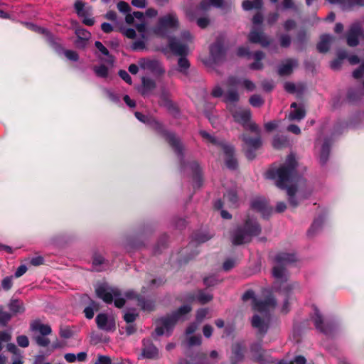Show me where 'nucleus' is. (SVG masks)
<instances>
[{
    "label": "nucleus",
    "instance_id": "59",
    "mask_svg": "<svg viewBox=\"0 0 364 364\" xmlns=\"http://www.w3.org/2000/svg\"><path fill=\"white\" fill-rule=\"evenodd\" d=\"M119 77L124 80L127 83L132 84V78L126 70H121L119 71Z\"/></svg>",
    "mask_w": 364,
    "mask_h": 364
},
{
    "label": "nucleus",
    "instance_id": "50",
    "mask_svg": "<svg viewBox=\"0 0 364 364\" xmlns=\"http://www.w3.org/2000/svg\"><path fill=\"white\" fill-rule=\"evenodd\" d=\"M16 341L18 345L22 348H26L29 345V341L26 336L21 335L17 337Z\"/></svg>",
    "mask_w": 364,
    "mask_h": 364
},
{
    "label": "nucleus",
    "instance_id": "56",
    "mask_svg": "<svg viewBox=\"0 0 364 364\" xmlns=\"http://www.w3.org/2000/svg\"><path fill=\"white\" fill-rule=\"evenodd\" d=\"M188 346H199L201 343V337L200 336H191L188 341Z\"/></svg>",
    "mask_w": 364,
    "mask_h": 364
},
{
    "label": "nucleus",
    "instance_id": "18",
    "mask_svg": "<svg viewBox=\"0 0 364 364\" xmlns=\"http://www.w3.org/2000/svg\"><path fill=\"white\" fill-rule=\"evenodd\" d=\"M314 322L316 328L323 333L328 335L332 333L333 327L329 324H325L323 323L322 315L317 309L315 310Z\"/></svg>",
    "mask_w": 364,
    "mask_h": 364
},
{
    "label": "nucleus",
    "instance_id": "20",
    "mask_svg": "<svg viewBox=\"0 0 364 364\" xmlns=\"http://www.w3.org/2000/svg\"><path fill=\"white\" fill-rule=\"evenodd\" d=\"M297 65L298 61L296 59H287L279 65L278 73L281 76L289 75Z\"/></svg>",
    "mask_w": 364,
    "mask_h": 364
},
{
    "label": "nucleus",
    "instance_id": "31",
    "mask_svg": "<svg viewBox=\"0 0 364 364\" xmlns=\"http://www.w3.org/2000/svg\"><path fill=\"white\" fill-rule=\"evenodd\" d=\"M264 53L262 51H257L253 54L255 62L250 65V68L252 70H262L263 64L261 60L264 58Z\"/></svg>",
    "mask_w": 364,
    "mask_h": 364
},
{
    "label": "nucleus",
    "instance_id": "22",
    "mask_svg": "<svg viewBox=\"0 0 364 364\" xmlns=\"http://www.w3.org/2000/svg\"><path fill=\"white\" fill-rule=\"evenodd\" d=\"M75 34L77 36L75 41L76 46L79 48H84L91 37V33L82 28H78L75 31Z\"/></svg>",
    "mask_w": 364,
    "mask_h": 364
},
{
    "label": "nucleus",
    "instance_id": "43",
    "mask_svg": "<svg viewBox=\"0 0 364 364\" xmlns=\"http://www.w3.org/2000/svg\"><path fill=\"white\" fill-rule=\"evenodd\" d=\"M33 340L41 347H47L50 344V340L46 338V336L36 335L33 336Z\"/></svg>",
    "mask_w": 364,
    "mask_h": 364
},
{
    "label": "nucleus",
    "instance_id": "49",
    "mask_svg": "<svg viewBox=\"0 0 364 364\" xmlns=\"http://www.w3.org/2000/svg\"><path fill=\"white\" fill-rule=\"evenodd\" d=\"M346 57V52H341L339 53V59L335 60L331 64V67L333 70H337L341 67V60Z\"/></svg>",
    "mask_w": 364,
    "mask_h": 364
},
{
    "label": "nucleus",
    "instance_id": "61",
    "mask_svg": "<svg viewBox=\"0 0 364 364\" xmlns=\"http://www.w3.org/2000/svg\"><path fill=\"white\" fill-rule=\"evenodd\" d=\"M190 166H191V170L193 171V172L196 175V178H199V174H200V166L198 164V162H196V161L191 162V164H190Z\"/></svg>",
    "mask_w": 364,
    "mask_h": 364
},
{
    "label": "nucleus",
    "instance_id": "51",
    "mask_svg": "<svg viewBox=\"0 0 364 364\" xmlns=\"http://www.w3.org/2000/svg\"><path fill=\"white\" fill-rule=\"evenodd\" d=\"M251 351L257 359H259L262 355L261 345L259 343L252 345L251 346Z\"/></svg>",
    "mask_w": 364,
    "mask_h": 364
},
{
    "label": "nucleus",
    "instance_id": "62",
    "mask_svg": "<svg viewBox=\"0 0 364 364\" xmlns=\"http://www.w3.org/2000/svg\"><path fill=\"white\" fill-rule=\"evenodd\" d=\"M96 48L99 50L100 52L104 55H109L108 50L103 46V44L100 41H96L95 43Z\"/></svg>",
    "mask_w": 364,
    "mask_h": 364
},
{
    "label": "nucleus",
    "instance_id": "39",
    "mask_svg": "<svg viewBox=\"0 0 364 364\" xmlns=\"http://www.w3.org/2000/svg\"><path fill=\"white\" fill-rule=\"evenodd\" d=\"M105 263L104 257L100 254H95L93 256L92 264L95 269L97 272L102 271V264Z\"/></svg>",
    "mask_w": 364,
    "mask_h": 364
},
{
    "label": "nucleus",
    "instance_id": "29",
    "mask_svg": "<svg viewBox=\"0 0 364 364\" xmlns=\"http://www.w3.org/2000/svg\"><path fill=\"white\" fill-rule=\"evenodd\" d=\"M332 4H339L343 9H348L354 5L364 6V0H328Z\"/></svg>",
    "mask_w": 364,
    "mask_h": 364
},
{
    "label": "nucleus",
    "instance_id": "9",
    "mask_svg": "<svg viewBox=\"0 0 364 364\" xmlns=\"http://www.w3.org/2000/svg\"><path fill=\"white\" fill-rule=\"evenodd\" d=\"M183 40L186 42L181 41L176 38H170L168 46L172 53L176 55L185 56L188 53L187 42L191 40V35L189 31H184L182 33Z\"/></svg>",
    "mask_w": 364,
    "mask_h": 364
},
{
    "label": "nucleus",
    "instance_id": "63",
    "mask_svg": "<svg viewBox=\"0 0 364 364\" xmlns=\"http://www.w3.org/2000/svg\"><path fill=\"white\" fill-rule=\"evenodd\" d=\"M209 23H210V21L206 17L199 18L197 20V24L201 28H205V27H207L208 25L209 24Z\"/></svg>",
    "mask_w": 364,
    "mask_h": 364
},
{
    "label": "nucleus",
    "instance_id": "8",
    "mask_svg": "<svg viewBox=\"0 0 364 364\" xmlns=\"http://www.w3.org/2000/svg\"><path fill=\"white\" fill-rule=\"evenodd\" d=\"M254 134H255V136L254 137L247 136L246 134H243L240 136L244 142L243 149L245 151V156L250 160H252L255 158V151L262 146L260 129H259L258 133Z\"/></svg>",
    "mask_w": 364,
    "mask_h": 364
},
{
    "label": "nucleus",
    "instance_id": "48",
    "mask_svg": "<svg viewBox=\"0 0 364 364\" xmlns=\"http://www.w3.org/2000/svg\"><path fill=\"white\" fill-rule=\"evenodd\" d=\"M13 285V277H6L1 281V287L2 288L8 291L11 289Z\"/></svg>",
    "mask_w": 364,
    "mask_h": 364
},
{
    "label": "nucleus",
    "instance_id": "64",
    "mask_svg": "<svg viewBox=\"0 0 364 364\" xmlns=\"http://www.w3.org/2000/svg\"><path fill=\"white\" fill-rule=\"evenodd\" d=\"M95 364H112V361L109 357L101 355Z\"/></svg>",
    "mask_w": 364,
    "mask_h": 364
},
{
    "label": "nucleus",
    "instance_id": "38",
    "mask_svg": "<svg viewBox=\"0 0 364 364\" xmlns=\"http://www.w3.org/2000/svg\"><path fill=\"white\" fill-rule=\"evenodd\" d=\"M225 98L226 102L235 103L239 100L240 97L238 92L236 90H230L226 92Z\"/></svg>",
    "mask_w": 364,
    "mask_h": 364
},
{
    "label": "nucleus",
    "instance_id": "53",
    "mask_svg": "<svg viewBox=\"0 0 364 364\" xmlns=\"http://www.w3.org/2000/svg\"><path fill=\"white\" fill-rule=\"evenodd\" d=\"M291 44V38L287 34H282L280 36V45L284 48H287Z\"/></svg>",
    "mask_w": 364,
    "mask_h": 364
},
{
    "label": "nucleus",
    "instance_id": "46",
    "mask_svg": "<svg viewBox=\"0 0 364 364\" xmlns=\"http://www.w3.org/2000/svg\"><path fill=\"white\" fill-rule=\"evenodd\" d=\"M232 353L235 355V357L240 360L243 357L244 348L242 346L240 343H235L232 346Z\"/></svg>",
    "mask_w": 364,
    "mask_h": 364
},
{
    "label": "nucleus",
    "instance_id": "30",
    "mask_svg": "<svg viewBox=\"0 0 364 364\" xmlns=\"http://www.w3.org/2000/svg\"><path fill=\"white\" fill-rule=\"evenodd\" d=\"M333 37L330 35H323L321 37V41L317 45V49L321 53L327 52L329 49L330 43Z\"/></svg>",
    "mask_w": 364,
    "mask_h": 364
},
{
    "label": "nucleus",
    "instance_id": "42",
    "mask_svg": "<svg viewBox=\"0 0 364 364\" xmlns=\"http://www.w3.org/2000/svg\"><path fill=\"white\" fill-rule=\"evenodd\" d=\"M323 223V218L322 217H319L314 220L313 222L310 229L308 231L309 235L314 234L321 226Z\"/></svg>",
    "mask_w": 364,
    "mask_h": 364
},
{
    "label": "nucleus",
    "instance_id": "7",
    "mask_svg": "<svg viewBox=\"0 0 364 364\" xmlns=\"http://www.w3.org/2000/svg\"><path fill=\"white\" fill-rule=\"evenodd\" d=\"M230 112L235 121L241 124L245 130L250 131L252 133L259 132L258 126L255 123L250 122L251 117L250 109L233 107L230 108Z\"/></svg>",
    "mask_w": 364,
    "mask_h": 364
},
{
    "label": "nucleus",
    "instance_id": "32",
    "mask_svg": "<svg viewBox=\"0 0 364 364\" xmlns=\"http://www.w3.org/2000/svg\"><path fill=\"white\" fill-rule=\"evenodd\" d=\"M9 308L14 314H22L25 311L23 301L18 299H13L9 304Z\"/></svg>",
    "mask_w": 364,
    "mask_h": 364
},
{
    "label": "nucleus",
    "instance_id": "11",
    "mask_svg": "<svg viewBox=\"0 0 364 364\" xmlns=\"http://www.w3.org/2000/svg\"><path fill=\"white\" fill-rule=\"evenodd\" d=\"M138 63L141 69L147 70L155 75L160 76L164 75L165 73V69L162 66L161 63L157 60L141 58Z\"/></svg>",
    "mask_w": 364,
    "mask_h": 364
},
{
    "label": "nucleus",
    "instance_id": "58",
    "mask_svg": "<svg viewBox=\"0 0 364 364\" xmlns=\"http://www.w3.org/2000/svg\"><path fill=\"white\" fill-rule=\"evenodd\" d=\"M117 9L119 11L122 13H128L130 11V6L129 5L124 2V1H120L117 4Z\"/></svg>",
    "mask_w": 364,
    "mask_h": 364
},
{
    "label": "nucleus",
    "instance_id": "21",
    "mask_svg": "<svg viewBox=\"0 0 364 364\" xmlns=\"http://www.w3.org/2000/svg\"><path fill=\"white\" fill-rule=\"evenodd\" d=\"M187 299L192 301H197L200 304H204L213 299V295L203 290H198L193 294H190L188 296Z\"/></svg>",
    "mask_w": 364,
    "mask_h": 364
},
{
    "label": "nucleus",
    "instance_id": "57",
    "mask_svg": "<svg viewBox=\"0 0 364 364\" xmlns=\"http://www.w3.org/2000/svg\"><path fill=\"white\" fill-rule=\"evenodd\" d=\"M65 57L73 61H77L79 58L77 53L75 51L67 50L65 51Z\"/></svg>",
    "mask_w": 364,
    "mask_h": 364
},
{
    "label": "nucleus",
    "instance_id": "1",
    "mask_svg": "<svg viewBox=\"0 0 364 364\" xmlns=\"http://www.w3.org/2000/svg\"><path fill=\"white\" fill-rule=\"evenodd\" d=\"M296 166V161L295 157L292 154H290L288 156L283 165L278 168H271L266 173V177L267 178L275 180V183L277 187L282 189H287L289 204L294 208H296L299 205V202L295 198L296 194L303 198L306 197V196L304 194V191L303 186L306 185L304 180H297L295 186H288L294 179Z\"/></svg>",
    "mask_w": 364,
    "mask_h": 364
},
{
    "label": "nucleus",
    "instance_id": "27",
    "mask_svg": "<svg viewBox=\"0 0 364 364\" xmlns=\"http://www.w3.org/2000/svg\"><path fill=\"white\" fill-rule=\"evenodd\" d=\"M239 83H240V82L237 80V79L235 77H230L228 80V84L230 86H235ZM241 83L249 92L255 90L256 87L255 84L252 81L247 79L243 80Z\"/></svg>",
    "mask_w": 364,
    "mask_h": 364
},
{
    "label": "nucleus",
    "instance_id": "10",
    "mask_svg": "<svg viewBox=\"0 0 364 364\" xmlns=\"http://www.w3.org/2000/svg\"><path fill=\"white\" fill-rule=\"evenodd\" d=\"M178 26V18L174 13H170L159 19V22L154 32L161 36L166 33L167 30L170 28H176Z\"/></svg>",
    "mask_w": 364,
    "mask_h": 364
},
{
    "label": "nucleus",
    "instance_id": "47",
    "mask_svg": "<svg viewBox=\"0 0 364 364\" xmlns=\"http://www.w3.org/2000/svg\"><path fill=\"white\" fill-rule=\"evenodd\" d=\"M224 199L230 202L232 205H235L237 200V196L235 191H230L224 194Z\"/></svg>",
    "mask_w": 364,
    "mask_h": 364
},
{
    "label": "nucleus",
    "instance_id": "16",
    "mask_svg": "<svg viewBox=\"0 0 364 364\" xmlns=\"http://www.w3.org/2000/svg\"><path fill=\"white\" fill-rule=\"evenodd\" d=\"M248 39L251 43H259L262 47H267L270 43V41L262 31H259L255 28L250 33Z\"/></svg>",
    "mask_w": 364,
    "mask_h": 364
},
{
    "label": "nucleus",
    "instance_id": "17",
    "mask_svg": "<svg viewBox=\"0 0 364 364\" xmlns=\"http://www.w3.org/2000/svg\"><path fill=\"white\" fill-rule=\"evenodd\" d=\"M158 355L159 350L152 342L150 340H144L141 357L144 358L154 359L157 358Z\"/></svg>",
    "mask_w": 364,
    "mask_h": 364
},
{
    "label": "nucleus",
    "instance_id": "34",
    "mask_svg": "<svg viewBox=\"0 0 364 364\" xmlns=\"http://www.w3.org/2000/svg\"><path fill=\"white\" fill-rule=\"evenodd\" d=\"M272 145L275 149H282L286 147L288 145L287 138L284 136H274Z\"/></svg>",
    "mask_w": 364,
    "mask_h": 364
},
{
    "label": "nucleus",
    "instance_id": "33",
    "mask_svg": "<svg viewBox=\"0 0 364 364\" xmlns=\"http://www.w3.org/2000/svg\"><path fill=\"white\" fill-rule=\"evenodd\" d=\"M330 153V144L328 141H326L321 149V151L320 154V162L321 164H324L326 163L328 159Z\"/></svg>",
    "mask_w": 364,
    "mask_h": 364
},
{
    "label": "nucleus",
    "instance_id": "23",
    "mask_svg": "<svg viewBox=\"0 0 364 364\" xmlns=\"http://www.w3.org/2000/svg\"><path fill=\"white\" fill-rule=\"evenodd\" d=\"M210 55L215 61L220 60L225 55V48L221 42L218 41L210 46Z\"/></svg>",
    "mask_w": 364,
    "mask_h": 364
},
{
    "label": "nucleus",
    "instance_id": "4",
    "mask_svg": "<svg viewBox=\"0 0 364 364\" xmlns=\"http://www.w3.org/2000/svg\"><path fill=\"white\" fill-rule=\"evenodd\" d=\"M191 306L186 304L180 307L176 311L171 315L161 318L159 321V324L156 328V333L161 336L166 332L169 335V332L173 329L177 321L184 320V316L191 311Z\"/></svg>",
    "mask_w": 364,
    "mask_h": 364
},
{
    "label": "nucleus",
    "instance_id": "45",
    "mask_svg": "<svg viewBox=\"0 0 364 364\" xmlns=\"http://www.w3.org/2000/svg\"><path fill=\"white\" fill-rule=\"evenodd\" d=\"M93 70L98 77H106L108 75V69L104 65H101L100 66H95Z\"/></svg>",
    "mask_w": 364,
    "mask_h": 364
},
{
    "label": "nucleus",
    "instance_id": "52",
    "mask_svg": "<svg viewBox=\"0 0 364 364\" xmlns=\"http://www.w3.org/2000/svg\"><path fill=\"white\" fill-rule=\"evenodd\" d=\"M237 55L240 57H247L248 59H250L252 53L250 52L248 48L240 47L237 50Z\"/></svg>",
    "mask_w": 364,
    "mask_h": 364
},
{
    "label": "nucleus",
    "instance_id": "5",
    "mask_svg": "<svg viewBox=\"0 0 364 364\" xmlns=\"http://www.w3.org/2000/svg\"><path fill=\"white\" fill-rule=\"evenodd\" d=\"M200 134L201 136L207 141V142H210L213 145L218 146L222 149L223 151L225 158V162L226 166L230 169H236L237 167V161L234 156V149L232 146L226 144L223 141H219L215 136L210 135L205 131H200Z\"/></svg>",
    "mask_w": 364,
    "mask_h": 364
},
{
    "label": "nucleus",
    "instance_id": "14",
    "mask_svg": "<svg viewBox=\"0 0 364 364\" xmlns=\"http://www.w3.org/2000/svg\"><path fill=\"white\" fill-rule=\"evenodd\" d=\"M362 34V28L360 23H355L351 25L347 34V43L349 46H358V37Z\"/></svg>",
    "mask_w": 364,
    "mask_h": 364
},
{
    "label": "nucleus",
    "instance_id": "6",
    "mask_svg": "<svg viewBox=\"0 0 364 364\" xmlns=\"http://www.w3.org/2000/svg\"><path fill=\"white\" fill-rule=\"evenodd\" d=\"M95 292L100 299L107 304H111L114 300V305L118 308L122 307L125 304V300L121 297V292L117 288L102 284L96 288Z\"/></svg>",
    "mask_w": 364,
    "mask_h": 364
},
{
    "label": "nucleus",
    "instance_id": "3",
    "mask_svg": "<svg viewBox=\"0 0 364 364\" xmlns=\"http://www.w3.org/2000/svg\"><path fill=\"white\" fill-rule=\"evenodd\" d=\"M261 232V227L255 219L247 216L242 225H238L231 232L230 240L233 245H240L250 242L252 237Z\"/></svg>",
    "mask_w": 364,
    "mask_h": 364
},
{
    "label": "nucleus",
    "instance_id": "26",
    "mask_svg": "<svg viewBox=\"0 0 364 364\" xmlns=\"http://www.w3.org/2000/svg\"><path fill=\"white\" fill-rule=\"evenodd\" d=\"M252 208L261 212L263 215H269L271 211V208L268 206L267 203L261 198L254 200L252 203Z\"/></svg>",
    "mask_w": 364,
    "mask_h": 364
},
{
    "label": "nucleus",
    "instance_id": "15",
    "mask_svg": "<svg viewBox=\"0 0 364 364\" xmlns=\"http://www.w3.org/2000/svg\"><path fill=\"white\" fill-rule=\"evenodd\" d=\"M277 302L275 299L269 296L264 300L257 301L255 299H253V308L255 311H257L261 313H266L272 309H274L276 306Z\"/></svg>",
    "mask_w": 364,
    "mask_h": 364
},
{
    "label": "nucleus",
    "instance_id": "54",
    "mask_svg": "<svg viewBox=\"0 0 364 364\" xmlns=\"http://www.w3.org/2000/svg\"><path fill=\"white\" fill-rule=\"evenodd\" d=\"M307 40L306 33L304 31H300L296 37V42L299 45L302 46Z\"/></svg>",
    "mask_w": 364,
    "mask_h": 364
},
{
    "label": "nucleus",
    "instance_id": "41",
    "mask_svg": "<svg viewBox=\"0 0 364 364\" xmlns=\"http://www.w3.org/2000/svg\"><path fill=\"white\" fill-rule=\"evenodd\" d=\"M178 70L181 73H186L190 67V63L185 56H181L178 61Z\"/></svg>",
    "mask_w": 364,
    "mask_h": 364
},
{
    "label": "nucleus",
    "instance_id": "36",
    "mask_svg": "<svg viewBox=\"0 0 364 364\" xmlns=\"http://www.w3.org/2000/svg\"><path fill=\"white\" fill-rule=\"evenodd\" d=\"M134 18L139 20L140 21H144V14L141 11H134L132 14H128L125 17V21L128 24H132Z\"/></svg>",
    "mask_w": 364,
    "mask_h": 364
},
{
    "label": "nucleus",
    "instance_id": "60",
    "mask_svg": "<svg viewBox=\"0 0 364 364\" xmlns=\"http://www.w3.org/2000/svg\"><path fill=\"white\" fill-rule=\"evenodd\" d=\"M363 75H364V63H363L360 65V66L353 73V76L356 79L360 78Z\"/></svg>",
    "mask_w": 364,
    "mask_h": 364
},
{
    "label": "nucleus",
    "instance_id": "55",
    "mask_svg": "<svg viewBox=\"0 0 364 364\" xmlns=\"http://www.w3.org/2000/svg\"><path fill=\"white\" fill-rule=\"evenodd\" d=\"M208 314L207 309H200L196 314V319L198 322H201Z\"/></svg>",
    "mask_w": 364,
    "mask_h": 364
},
{
    "label": "nucleus",
    "instance_id": "19",
    "mask_svg": "<svg viewBox=\"0 0 364 364\" xmlns=\"http://www.w3.org/2000/svg\"><path fill=\"white\" fill-rule=\"evenodd\" d=\"M164 136L171 147L174 149L175 152L178 155H182L183 146L181 143L179 138H178L174 134L171 132H164Z\"/></svg>",
    "mask_w": 364,
    "mask_h": 364
},
{
    "label": "nucleus",
    "instance_id": "37",
    "mask_svg": "<svg viewBox=\"0 0 364 364\" xmlns=\"http://www.w3.org/2000/svg\"><path fill=\"white\" fill-rule=\"evenodd\" d=\"M11 317V314L4 311L3 307L0 306V326H6Z\"/></svg>",
    "mask_w": 364,
    "mask_h": 364
},
{
    "label": "nucleus",
    "instance_id": "25",
    "mask_svg": "<svg viewBox=\"0 0 364 364\" xmlns=\"http://www.w3.org/2000/svg\"><path fill=\"white\" fill-rule=\"evenodd\" d=\"M30 328L33 331L38 332L39 335L48 336L52 330L49 325L41 323L39 321H35L31 323Z\"/></svg>",
    "mask_w": 364,
    "mask_h": 364
},
{
    "label": "nucleus",
    "instance_id": "12",
    "mask_svg": "<svg viewBox=\"0 0 364 364\" xmlns=\"http://www.w3.org/2000/svg\"><path fill=\"white\" fill-rule=\"evenodd\" d=\"M97 327L105 331H113L115 330V321L113 318L109 317L105 314H100L96 316Z\"/></svg>",
    "mask_w": 364,
    "mask_h": 364
},
{
    "label": "nucleus",
    "instance_id": "24",
    "mask_svg": "<svg viewBox=\"0 0 364 364\" xmlns=\"http://www.w3.org/2000/svg\"><path fill=\"white\" fill-rule=\"evenodd\" d=\"M141 94L144 96L149 95L156 87L155 81L151 78L143 77L141 78Z\"/></svg>",
    "mask_w": 364,
    "mask_h": 364
},
{
    "label": "nucleus",
    "instance_id": "13",
    "mask_svg": "<svg viewBox=\"0 0 364 364\" xmlns=\"http://www.w3.org/2000/svg\"><path fill=\"white\" fill-rule=\"evenodd\" d=\"M269 318L266 316L261 318L258 315H255L252 318V326L257 331V333L263 336L268 331Z\"/></svg>",
    "mask_w": 364,
    "mask_h": 364
},
{
    "label": "nucleus",
    "instance_id": "44",
    "mask_svg": "<svg viewBox=\"0 0 364 364\" xmlns=\"http://www.w3.org/2000/svg\"><path fill=\"white\" fill-rule=\"evenodd\" d=\"M249 102L255 107H259L264 104V100L259 95H253L250 97Z\"/></svg>",
    "mask_w": 364,
    "mask_h": 364
},
{
    "label": "nucleus",
    "instance_id": "40",
    "mask_svg": "<svg viewBox=\"0 0 364 364\" xmlns=\"http://www.w3.org/2000/svg\"><path fill=\"white\" fill-rule=\"evenodd\" d=\"M75 9L79 16H85V15H87L90 10V8L85 9L84 3L80 1H77L75 3Z\"/></svg>",
    "mask_w": 364,
    "mask_h": 364
},
{
    "label": "nucleus",
    "instance_id": "28",
    "mask_svg": "<svg viewBox=\"0 0 364 364\" xmlns=\"http://www.w3.org/2000/svg\"><path fill=\"white\" fill-rule=\"evenodd\" d=\"M291 107L294 108V109L289 113V119L290 120L299 121L305 117V110L302 107H298L296 102H293Z\"/></svg>",
    "mask_w": 364,
    "mask_h": 364
},
{
    "label": "nucleus",
    "instance_id": "2",
    "mask_svg": "<svg viewBox=\"0 0 364 364\" xmlns=\"http://www.w3.org/2000/svg\"><path fill=\"white\" fill-rule=\"evenodd\" d=\"M296 260V257L294 254L287 252L279 253L274 259L275 264L272 269V274L275 279L274 289L284 296V302L282 306V311L287 313L289 310L288 299L291 294L299 289V285L296 282L288 283V272L287 266Z\"/></svg>",
    "mask_w": 364,
    "mask_h": 364
},
{
    "label": "nucleus",
    "instance_id": "35",
    "mask_svg": "<svg viewBox=\"0 0 364 364\" xmlns=\"http://www.w3.org/2000/svg\"><path fill=\"white\" fill-rule=\"evenodd\" d=\"M98 309V304L95 301L92 300L90 301V305L84 309L85 317L88 319L92 318L94 316V311H97Z\"/></svg>",
    "mask_w": 364,
    "mask_h": 364
}]
</instances>
